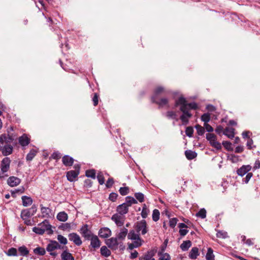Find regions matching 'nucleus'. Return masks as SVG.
Returning <instances> with one entry per match:
<instances>
[{
  "mask_svg": "<svg viewBox=\"0 0 260 260\" xmlns=\"http://www.w3.org/2000/svg\"><path fill=\"white\" fill-rule=\"evenodd\" d=\"M251 169L250 165H243L237 170V174L241 177L246 174V177L243 179V182L245 183H247L253 176L252 173L248 172Z\"/></svg>",
  "mask_w": 260,
  "mask_h": 260,
  "instance_id": "obj_3",
  "label": "nucleus"
},
{
  "mask_svg": "<svg viewBox=\"0 0 260 260\" xmlns=\"http://www.w3.org/2000/svg\"><path fill=\"white\" fill-rule=\"evenodd\" d=\"M21 180L18 177L11 176L7 180L8 185L11 187L16 186L20 183Z\"/></svg>",
  "mask_w": 260,
  "mask_h": 260,
  "instance_id": "obj_18",
  "label": "nucleus"
},
{
  "mask_svg": "<svg viewBox=\"0 0 260 260\" xmlns=\"http://www.w3.org/2000/svg\"><path fill=\"white\" fill-rule=\"evenodd\" d=\"M202 121L204 122V123H207L210 120V115L208 113L203 114L201 117Z\"/></svg>",
  "mask_w": 260,
  "mask_h": 260,
  "instance_id": "obj_47",
  "label": "nucleus"
},
{
  "mask_svg": "<svg viewBox=\"0 0 260 260\" xmlns=\"http://www.w3.org/2000/svg\"><path fill=\"white\" fill-rule=\"evenodd\" d=\"M199 249L197 247L192 248L189 253V257L191 259H196L199 255Z\"/></svg>",
  "mask_w": 260,
  "mask_h": 260,
  "instance_id": "obj_24",
  "label": "nucleus"
},
{
  "mask_svg": "<svg viewBox=\"0 0 260 260\" xmlns=\"http://www.w3.org/2000/svg\"><path fill=\"white\" fill-rule=\"evenodd\" d=\"M216 237L217 238L225 239L228 237V233L226 232L219 231L216 233Z\"/></svg>",
  "mask_w": 260,
  "mask_h": 260,
  "instance_id": "obj_54",
  "label": "nucleus"
},
{
  "mask_svg": "<svg viewBox=\"0 0 260 260\" xmlns=\"http://www.w3.org/2000/svg\"><path fill=\"white\" fill-rule=\"evenodd\" d=\"M62 162L66 167H71L74 164V159L68 155H66L62 157Z\"/></svg>",
  "mask_w": 260,
  "mask_h": 260,
  "instance_id": "obj_17",
  "label": "nucleus"
},
{
  "mask_svg": "<svg viewBox=\"0 0 260 260\" xmlns=\"http://www.w3.org/2000/svg\"><path fill=\"white\" fill-rule=\"evenodd\" d=\"M32 231L36 234L42 235L44 234V230L42 228L39 226H35L32 228Z\"/></svg>",
  "mask_w": 260,
  "mask_h": 260,
  "instance_id": "obj_48",
  "label": "nucleus"
},
{
  "mask_svg": "<svg viewBox=\"0 0 260 260\" xmlns=\"http://www.w3.org/2000/svg\"><path fill=\"white\" fill-rule=\"evenodd\" d=\"M58 241L63 245H66L68 243V240L66 238L61 235H58L57 238Z\"/></svg>",
  "mask_w": 260,
  "mask_h": 260,
  "instance_id": "obj_56",
  "label": "nucleus"
},
{
  "mask_svg": "<svg viewBox=\"0 0 260 260\" xmlns=\"http://www.w3.org/2000/svg\"><path fill=\"white\" fill-rule=\"evenodd\" d=\"M10 162L11 160L9 157H6L3 159L1 166V172L3 173H6L9 170Z\"/></svg>",
  "mask_w": 260,
  "mask_h": 260,
  "instance_id": "obj_10",
  "label": "nucleus"
},
{
  "mask_svg": "<svg viewBox=\"0 0 260 260\" xmlns=\"http://www.w3.org/2000/svg\"><path fill=\"white\" fill-rule=\"evenodd\" d=\"M39 226H41V228H42L44 230V232L45 231L47 232L48 234L50 235L52 234L53 231L52 230L51 225L49 224V221L47 219L44 220L42 222L38 224Z\"/></svg>",
  "mask_w": 260,
  "mask_h": 260,
  "instance_id": "obj_14",
  "label": "nucleus"
},
{
  "mask_svg": "<svg viewBox=\"0 0 260 260\" xmlns=\"http://www.w3.org/2000/svg\"><path fill=\"white\" fill-rule=\"evenodd\" d=\"M68 214L64 211L59 212L57 215V219L60 221H66L68 219Z\"/></svg>",
  "mask_w": 260,
  "mask_h": 260,
  "instance_id": "obj_32",
  "label": "nucleus"
},
{
  "mask_svg": "<svg viewBox=\"0 0 260 260\" xmlns=\"http://www.w3.org/2000/svg\"><path fill=\"white\" fill-rule=\"evenodd\" d=\"M117 197H118L117 193H115V192H112V193H110V194H109V199L111 201L114 202L116 201Z\"/></svg>",
  "mask_w": 260,
  "mask_h": 260,
  "instance_id": "obj_62",
  "label": "nucleus"
},
{
  "mask_svg": "<svg viewBox=\"0 0 260 260\" xmlns=\"http://www.w3.org/2000/svg\"><path fill=\"white\" fill-rule=\"evenodd\" d=\"M97 179L100 185H102L104 183L105 178L103 175V174L102 172H99L98 173Z\"/></svg>",
  "mask_w": 260,
  "mask_h": 260,
  "instance_id": "obj_53",
  "label": "nucleus"
},
{
  "mask_svg": "<svg viewBox=\"0 0 260 260\" xmlns=\"http://www.w3.org/2000/svg\"><path fill=\"white\" fill-rule=\"evenodd\" d=\"M166 116L168 119H175L176 121L178 120V118H177V115L176 113L173 111H168L166 113Z\"/></svg>",
  "mask_w": 260,
  "mask_h": 260,
  "instance_id": "obj_34",
  "label": "nucleus"
},
{
  "mask_svg": "<svg viewBox=\"0 0 260 260\" xmlns=\"http://www.w3.org/2000/svg\"><path fill=\"white\" fill-rule=\"evenodd\" d=\"M61 257L62 260H75L72 254L67 250H64L62 252Z\"/></svg>",
  "mask_w": 260,
  "mask_h": 260,
  "instance_id": "obj_25",
  "label": "nucleus"
},
{
  "mask_svg": "<svg viewBox=\"0 0 260 260\" xmlns=\"http://www.w3.org/2000/svg\"><path fill=\"white\" fill-rule=\"evenodd\" d=\"M119 191L121 195L125 196L128 193L129 188L128 187H120Z\"/></svg>",
  "mask_w": 260,
  "mask_h": 260,
  "instance_id": "obj_55",
  "label": "nucleus"
},
{
  "mask_svg": "<svg viewBox=\"0 0 260 260\" xmlns=\"http://www.w3.org/2000/svg\"><path fill=\"white\" fill-rule=\"evenodd\" d=\"M85 176L87 177L95 179L96 178V172L94 169L87 170L85 172Z\"/></svg>",
  "mask_w": 260,
  "mask_h": 260,
  "instance_id": "obj_40",
  "label": "nucleus"
},
{
  "mask_svg": "<svg viewBox=\"0 0 260 260\" xmlns=\"http://www.w3.org/2000/svg\"><path fill=\"white\" fill-rule=\"evenodd\" d=\"M214 257L213 249L211 248H208L206 255V259L207 260H214Z\"/></svg>",
  "mask_w": 260,
  "mask_h": 260,
  "instance_id": "obj_41",
  "label": "nucleus"
},
{
  "mask_svg": "<svg viewBox=\"0 0 260 260\" xmlns=\"http://www.w3.org/2000/svg\"><path fill=\"white\" fill-rule=\"evenodd\" d=\"M71 223H62V224L59 226V228L63 231L70 230L71 229Z\"/></svg>",
  "mask_w": 260,
  "mask_h": 260,
  "instance_id": "obj_61",
  "label": "nucleus"
},
{
  "mask_svg": "<svg viewBox=\"0 0 260 260\" xmlns=\"http://www.w3.org/2000/svg\"><path fill=\"white\" fill-rule=\"evenodd\" d=\"M160 213L158 210L154 209L152 213V219L154 221H157L159 219Z\"/></svg>",
  "mask_w": 260,
  "mask_h": 260,
  "instance_id": "obj_45",
  "label": "nucleus"
},
{
  "mask_svg": "<svg viewBox=\"0 0 260 260\" xmlns=\"http://www.w3.org/2000/svg\"><path fill=\"white\" fill-rule=\"evenodd\" d=\"M128 234V230L125 228H123L121 229L120 232L117 235V238L118 239L123 240L126 236Z\"/></svg>",
  "mask_w": 260,
  "mask_h": 260,
  "instance_id": "obj_31",
  "label": "nucleus"
},
{
  "mask_svg": "<svg viewBox=\"0 0 260 260\" xmlns=\"http://www.w3.org/2000/svg\"><path fill=\"white\" fill-rule=\"evenodd\" d=\"M128 207L132 206V204H136L137 203V201L134 198L127 196L125 198V203Z\"/></svg>",
  "mask_w": 260,
  "mask_h": 260,
  "instance_id": "obj_35",
  "label": "nucleus"
},
{
  "mask_svg": "<svg viewBox=\"0 0 260 260\" xmlns=\"http://www.w3.org/2000/svg\"><path fill=\"white\" fill-rule=\"evenodd\" d=\"M128 207L126 203H124L117 206V211L121 215L125 214L128 211Z\"/></svg>",
  "mask_w": 260,
  "mask_h": 260,
  "instance_id": "obj_20",
  "label": "nucleus"
},
{
  "mask_svg": "<svg viewBox=\"0 0 260 260\" xmlns=\"http://www.w3.org/2000/svg\"><path fill=\"white\" fill-rule=\"evenodd\" d=\"M42 218H51L52 214L51 209L48 207H44L42 205H40Z\"/></svg>",
  "mask_w": 260,
  "mask_h": 260,
  "instance_id": "obj_13",
  "label": "nucleus"
},
{
  "mask_svg": "<svg viewBox=\"0 0 260 260\" xmlns=\"http://www.w3.org/2000/svg\"><path fill=\"white\" fill-rule=\"evenodd\" d=\"M235 129L232 127H226L223 132V135L227 136L230 139H232L234 137L235 133H234Z\"/></svg>",
  "mask_w": 260,
  "mask_h": 260,
  "instance_id": "obj_23",
  "label": "nucleus"
},
{
  "mask_svg": "<svg viewBox=\"0 0 260 260\" xmlns=\"http://www.w3.org/2000/svg\"><path fill=\"white\" fill-rule=\"evenodd\" d=\"M114 180L112 178H109L106 183V186L107 188H110L114 184Z\"/></svg>",
  "mask_w": 260,
  "mask_h": 260,
  "instance_id": "obj_64",
  "label": "nucleus"
},
{
  "mask_svg": "<svg viewBox=\"0 0 260 260\" xmlns=\"http://www.w3.org/2000/svg\"><path fill=\"white\" fill-rule=\"evenodd\" d=\"M139 237V234L136 233L134 230H131L127 234L128 239L132 240H135Z\"/></svg>",
  "mask_w": 260,
  "mask_h": 260,
  "instance_id": "obj_36",
  "label": "nucleus"
},
{
  "mask_svg": "<svg viewBox=\"0 0 260 260\" xmlns=\"http://www.w3.org/2000/svg\"><path fill=\"white\" fill-rule=\"evenodd\" d=\"M111 235V230L108 228H101L99 232V235L103 238H107Z\"/></svg>",
  "mask_w": 260,
  "mask_h": 260,
  "instance_id": "obj_19",
  "label": "nucleus"
},
{
  "mask_svg": "<svg viewBox=\"0 0 260 260\" xmlns=\"http://www.w3.org/2000/svg\"><path fill=\"white\" fill-rule=\"evenodd\" d=\"M185 133L188 137H192L193 133V129L191 126H188L186 128Z\"/></svg>",
  "mask_w": 260,
  "mask_h": 260,
  "instance_id": "obj_57",
  "label": "nucleus"
},
{
  "mask_svg": "<svg viewBox=\"0 0 260 260\" xmlns=\"http://www.w3.org/2000/svg\"><path fill=\"white\" fill-rule=\"evenodd\" d=\"M177 221H178L177 218H172L169 221V225L171 228H173L176 226V225L177 223Z\"/></svg>",
  "mask_w": 260,
  "mask_h": 260,
  "instance_id": "obj_63",
  "label": "nucleus"
},
{
  "mask_svg": "<svg viewBox=\"0 0 260 260\" xmlns=\"http://www.w3.org/2000/svg\"><path fill=\"white\" fill-rule=\"evenodd\" d=\"M99 95L97 93H94L92 98L93 104L94 106H96L99 103Z\"/></svg>",
  "mask_w": 260,
  "mask_h": 260,
  "instance_id": "obj_58",
  "label": "nucleus"
},
{
  "mask_svg": "<svg viewBox=\"0 0 260 260\" xmlns=\"http://www.w3.org/2000/svg\"><path fill=\"white\" fill-rule=\"evenodd\" d=\"M170 93V90L166 89L161 86H158L153 90L151 98V102L157 104L159 108L168 106L169 101L166 95Z\"/></svg>",
  "mask_w": 260,
  "mask_h": 260,
  "instance_id": "obj_2",
  "label": "nucleus"
},
{
  "mask_svg": "<svg viewBox=\"0 0 260 260\" xmlns=\"http://www.w3.org/2000/svg\"><path fill=\"white\" fill-rule=\"evenodd\" d=\"M5 140H6V135L5 134L0 135V151L5 146Z\"/></svg>",
  "mask_w": 260,
  "mask_h": 260,
  "instance_id": "obj_52",
  "label": "nucleus"
},
{
  "mask_svg": "<svg viewBox=\"0 0 260 260\" xmlns=\"http://www.w3.org/2000/svg\"><path fill=\"white\" fill-rule=\"evenodd\" d=\"M149 213V210L147 208L146 204L143 205L142 210L141 212V216L143 218H146L148 213Z\"/></svg>",
  "mask_w": 260,
  "mask_h": 260,
  "instance_id": "obj_43",
  "label": "nucleus"
},
{
  "mask_svg": "<svg viewBox=\"0 0 260 260\" xmlns=\"http://www.w3.org/2000/svg\"><path fill=\"white\" fill-rule=\"evenodd\" d=\"M135 228L137 233L141 231L142 235H145L148 232L147 224L146 221L144 219L138 221L136 223Z\"/></svg>",
  "mask_w": 260,
  "mask_h": 260,
  "instance_id": "obj_6",
  "label": "nucleus"
},
{
  "mask_svg": "<svg viewBox=\"0 0 260 260\" xmlns=\"http://www.w3.org/2000/svg\"><path fill=\"white\" fill-rule=\"evenodd\" d=\"M158 260H170V256L167 253L158 252Z\"/></svg>",
  "mask_w": 260,
  "mask_h": 260,
  "instance_id": "obj_44",
  "label": "nucleus"
},
{
  "mask_svg": "<svg viewBox=\"0 0 260 260\" xmlns=\"http://www.w3.org/2000/svg\"><path fill=\"white\" fill-rule=\"evenodd\" d=\"M34 252L37 255L42 256L45 254L46 251L44 248L38 247L34 249Z\"/></svg>",
  "mask_w": 260,
  "mask_h": 260,
  "instance_id": "obj_42",
  "label": "nucleus"
},
{
  "mask_svg": "<svg viewBox=\"0 0 260 260\" xmlns=\"http://www.w3.org/2000/svg\"><path fill=\"white\" fill-rule=\"evenodd\" d=\"M18 251L20 253V255L23 256H27L29 253V250L24 245L19 247Z\"/></svg>",
  "mask_w": 260,
  "mask_h": 260,
  "instance_id": "obj_33",
  "label": "nucleus"
},
{
  "mask_svg": "<svg viewBox=\"0 0 260 260\" xmlns=\"http://www.w3.org/2000/svg\"><path fill=\"white\" fill-rule=\"evenodd\" d=\"M196 216L202 219L205 218L206 217V210L204 208L200 209L199 211L197 213Z\"/></svg>",
  "mask_w": 260,
  "mask_h": 260,
  "instance_id": "obj_50",
  "label": "nucleus"
},
{
  "mask_svg": "<svg viewBox=\"0 0 260 260\" xmlns=\"http://www.w3.org/2000/svg\"><path fill=\"white\" fill-rule=\"evenodd\" d=\"M106 245L113 250H116L118 248V242L117 241V238H111L106 240Z\"/></svg>",
  "mask_w": 260,
  "mask_h": 260,
  "instance_id": "obj_11",
  "label": "nucleus"
},
{
  "mask_svg": "<svg viewBox=\"0 0 260 260\" xmlns=\"http://www.w3.org/2000/svg\"><path fill=\"white\" fill-rule=\"evenodd\" d=\"M37 151L34 149H32L30 150L29 152L27 154L26 156V159L27 161H31L34 157L36 155Z\"/></svg>",
  "mask_w": 260,
  "mask_h": 260,
  "instance_id": "obj_37",
  "label": "nucleus"
},
{
  "mask_svg": "<svg viewBox=\"0 0 260 260\" xmlns=\"http://www.w3.org/2000/svg\"><path fill=\"white\" fill-rule=\"evenodd\" d=\"M191 246V242L190 240L184 241L180 245V248L183 251H187Z\"/></svg>",
  "mask_w": 260,
  "mask_h": 260,
  "instance_id": "obj_29",
  "label": "nucleus"
},
{
  "mask_svg": "<svg viewBox=\"0 0 260 260\" xmlns=\"http://www.w3.org/2000/svg\"><path fill=\"white\" fill-rule=\"evenodd\" d=\"M142 242H143V240H142L140 237L138 238V239L135 240L134 242L135 247L137 248L141 246L142 244Z\"/></svg>",
  "mask_w": 260,
  "mask_h": 260,
  "instance_id": "obj_60",
  "label": "nucleus"
},
{
  "mask_svg": "<svg viewBox=\"0 0 260 260\" xmlns=\"http://www.w3.org/2000/svg\"><path fill=\"white\" fill-rule=\"evenodd\" d=\"M10 131H13V127L12 126H11L9 130L8 131V137L6 136V140H5L6 144L13 142L15 138V136L13 135V134H11Z\"/></svg>",
  "mask_w": 260,
  "mask_h": 260,
  "instance_id": "obj_28",
  "label": "nucleus"
},
{
  "mask_svg": "<svg viewBox=\"0 0 260 260\" xmlns=\"http://www.w3.org/2000/svg\"><path fill=\"white\" fill-rule=\"evenodd\" d=\"M13 147L10 144H6L1 151L4 156L10 155L13 152Z\"/></svg>",
  "mask_w": 260,
  "mask_h": 260,
  "instance_id": "obj_22",
  "label": "nucleus"
},
{
  "mask_svg": "<svg viewBox=\"0 0 260 260\" xmlns=\"http://www.w3.org/2000/svg\"><path fill=\"white\" fill-rule=\"evenodd\" d=\"M89 240H90V246L94 249H98L101 246V242L97 236L93 235L90 237Z\"/></svg>",
  "mask_w": 260,
  "mask_h": 260,
  "instance_id": "obj_12",
  "label": "nucleus"
},
{
  "mask_svg": "<svg viewBox=\"0 0 260 260\" xmlns=\"http://www.w3.org/2000/svg\"><path fill=\"white\" fill-rule=\"evenodd\" d=\"M195 128L197 129V134L199 136H203L205 133V128L199 124H197L195 126Z\"/></svg>",
  "mask_w": 260,
  "mask_h": 260,
  "instance_id": "obj_46",
  "label": "nucleus"
},
{
  "mask_svg": "<svg viewBox=\"0 0 260 260\" xmlns=\"http://www.w3.org/2000/svg\"><path fill=\"white\" fill-rule=\"evenodd\" d=\"M6 254L9 256H16L18 255V250L16 248L12 247L9 248Z\"/></svg>",
  "mask_w": 260,
  "mask_h": 260,
  "instance_id": "obj_38",
  "label": "nucleus"
},
{
  "mask_svg": "<svg viewBox=\"0 0 260 260\" xmlns=\"http://www.w3.org/2000/svg\"><path fill=\"white\" fill-rule=\"evenodd\" d=\"M22 205L24 207H27L29 205H31L32 203V199L26 196H22Z\"/></svg>",
  "mask_w": 260,
  "mask_h": 260,
  "instance_id": "obj_26",
  "label": "nucleus"
},
{
  "mask_svg": "<svg viewBox=\"0 0 260 260\" xmlns=\"http://www.w3.org/2000/svg\"><path fill=\"white\" fill-rule=\"evenodd\" d=\"M180 106V110L182 112L180 117L182 124L186 125L189 122V119L192 117V114L189 110H196L198 108L197 104L195 102L188 103L186 100L183 96L179 97L175 101V107Z\"/></svg>",
  "mask_w": 260,
  "mask_h": 260,
  "instance_id": "obj_1",
  "label": "nucleus"
},
{
  "mask_svg": "<svg viewBox=\"0 0 260 260\" xmlns=\"http://www.w3.org/2000/svg\"><path fill=\"white\" fill-rule=\"evenodd\" d=\"M18 141L21 146L24 147L30 143V139L27 135L24 134L18 138Z\"/></svg>",
  "mask_w": 260,
  "mask_h": 260,
  "instance_id": "obj_16",
  "label": "nucleus"
},
{
  "mask_svg": "<svg viewBox=\"0 0 260 260\" xmlns=\"http://www.w3.org/2000/svg\"><path fill=\"white\" fill-rule=\"evenodd\" d=\"M68 238L70 241H72L77 246H80L82 243L80 237L77 233L69 234Z\"/></svg>",
  "mask_w": 260,
  "mask_h": 260,
  "instance_id": "obj_9",
  "label": "nucleus"
},
{
  "mask_svg": "<svg viewBox=\"0 0 260 260\" xmlns=\"http://www.w3.org/2000/svg\"><path fill=\"white\" fill-rule=\"evenodd\" d=\"M31 216V211L28 209H24L21 211V217L22 219L28 218Z\"/></svg>",
  "mask_w": 260,
  "mask_h": 260,
  "instance_id": "obj_39",
  "label": "nucleus"
},
{
  "mask_svg": "<svg viewBox=\"0 0 260 260\" xmlns=\"http://www.w3.org/2000/svg\"><path fill=\"white\" fill-rule=\"evenodd\" d=\"M74 170H70L67 172V178L70 182H74L77 180L80 172L81 165L75 164L74 166Z\"/></svg>",
  "mask_w": 260,
  "mask_h": 260,
  "instance_id": "obj_4",
  "label": "nucleus"
},
{
  "mask_svg": "<svg viewBox=\"0 0 260 260\" xmlns=\"http://www.w3.org/2000/svg\"><path fill=\"white\" fill-rule=\"evenodd\" d=\"M80 233L82 236L87 240H89L90 237L93 235L91 231L88 229V225L87 224H84L81 228Z\"/></svg>",
  "mask_w": 260,
  "mask_h": 260,
  "instance_id": "obj_7",
  "label": "nucleus"
},
{
  "mask_svg": "<svg viewBox=\"0 0 260 260\" xmlns=\"http://www.w3.org/2000/svg\"><path fill=\"white\" fill-rule=\"evenodd\" d=\"M111 219L115 222L117 226H122L124 223V220L122 219L121 215L114 214L112 215Z\"/></svg>",
  "mask_w": 260,
  "mask_h": 260,
  "instance_id": "obj_21",
  "label": "nucleus"
},
{
  "mask_svg": "<svg viewBox=\"0 0 260 260\" xmlns=\"http://www.w3.org/2000/svg\"><path fill=\"white\" fill-rule=\"evenodd\" d=\"M155 254V252L153 250L148 251L139 257V260H155L153 257Z\"/></svg>",
  "mask_w": 260,
  "mask_h": 260,
  "instance_id": "obj_15",
  "label": "nucleus"
},
{
  "mask_svg": "<svg viewBox=\"0 0 260 260\" xmlns=\"http://www.w3.org/2000/svg\"><path fill=\"white\" fill-rule=\"evenodd\" d=\"M206 139L209 141L211 146L216 148L217 150L221 149V144L217 141V138L216 135L214 134L208 133L206 134Z\"/></svg>",
  "mask_w": 260,
  "mask_h": 260,
  "instance_id": "obj_5",
  "label": "nucleus"
},
{
  "mask_svg": "<svg viewBox=\"0 0 260 260\" xmlns=\"http://www.w3.org/2000/svg\"><path fill=\"white\" fill-rule=\"evenodd\" d=\"M223 146L228 151H231L233 150L232 147V143L229 141H223L222 143Z\"/></svg>",
  "mask_w": 260,
  "mask_h": 260,
  "instance_id": "obj_51",
  "label": "nucleus"
},
{
  "mask_svg": "<svg viewBox=\"0 0 260 260\" xmlns=\"http://www.w3.org/2000/svg\"><path fill=\"white\" fill-rule=\"evenodd\" d=\"M100 251L101 255L106 257L110 256L111 254V251L106 246H103L101 248Z\"/></svg>",
  "mask_w": 260,
  "mask_h": 260,
  "instance_id": "obj_30",
  "label": "nucleus"
},
{
  "mask_svg": "<svg viewBox=\"0 0 260 260\" xmlns=\"http://www.w3.org/2000/svg\"><path fill=\"white\" fill-rule=\"evenodd\" d=\"M135 197L138 201L140 203H142L144 201V195L141 192H136L134 194Z\"/></svg>",
  "mask_w": 260,
  "mask_h": 260,
  "instance_id": "obj_49",
  "label": "nucleus"
},
{
  "mask_svg": "<svg viewBox=\"0 0 260 260\" xmlns=\"http://www.w3.org/2000/svg\"><path fill=\"white\" fill-rule=\"evenodd\" d=\"M185 155L186 158L189 160H191L195 158L197 154L196 152L190 150H187L185 151Z\"/></svg>",
  "mask_w": 260,
  "mask_h": 260,
  "instance_id": "obj_27",
  "label": "nucleus"
},
{
  "mask_svg": "<svg viewBox=\"0 0 260 260\" xmlns=\"http://www.w3.org/2000/svg\"><path fill=\"white\" fill-rule=\"evenodd\" d=\"M61 246L57 241L54 240H50L46 247V250L49 252H52L56 249H62Z\"/></svg>",
  "mask_w": 260,
  "mask_h": 260,
  "instance_id": "obj_8",
  "label": "nucleus"
},
{
  "mask_svg": "<svg viewBox=\"0 0 260 260\" xmlns=\"http://www.w3.org/2000/svg\"><path fill=\"white\" fill-rule=\"evenodd\" d=\"M51 157L52 158H53L54 159L58 160V159H59L61 158V154L58 151H54L51 154Z\"/></svg>",
  "mask_w": 260,
  "mask_h": 260,
  "instance_id": "obj_59",
  "label": "nucleus"
}]
</instances>
